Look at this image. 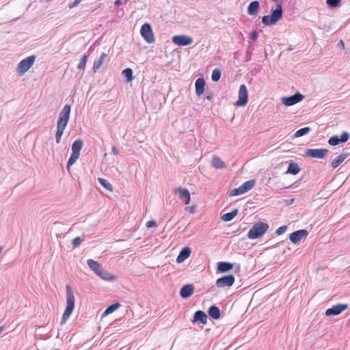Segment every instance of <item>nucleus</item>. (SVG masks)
<instances>
[{
  "instance_id": "nucleus-1",
  "label": "nucleus",
  "mask_w": 350,
  "mask_h": 350,
  "mask_svg": "<svg viewBox=\"0 0 350 350\" xmlns=\"http://www.w3.org/2000/svg\"><path fill=\"white\" fill-rule=\"evenodd\" d=\"M70 110V105H66L59 113L57 124V131L55 133V139L57 144H59L60 142L64 129H66L68 123Z\"/></svg>"
},
{
  "instance_id": "nucleus-2",
  "label": "nucleus",
  "mask_w": 350,
  "mask_h": 350,
  "mask_svg": "<svg viewBox=\"0 0 350 350\" xmlns=\"http://www.w3.org/2000/svg\"><path fill=\"white\" fill-rule=\"evenodd\" d=\"M66 308L61 319V325L66 323L75 308V295L70 285H66Z\"/></svg>"
},
{
  "instance_id": "nucleus-3",
  "label": "nucleus",
  "mask_w": 350,
  "mask_h": 350,
  "mask_svg": "<svg viewBox=\"0 0 350 350\" xmlns=\"http://www.w3.org/2000/svg\"><path fill=\"white\" fill-rule=\"evenodd\" d=\"M87 263L90 268L101 278L109 281H113L116 280V276L110 275L107 271L103 270L100 265L94 260L88 259L87 260Z\"/></svg>"
},
{
  "instance_id": "nucleus-4",
  "label": "nucleus",
  "mask_w": 350,
  "mask_h": 350,
  "mask_svg": "<svg viewBox=\"0 0 350 350\" xmlns=\"http://www.w3.org/2000/svg\"><path fill=\"white\" fill-rule=\"evenodd\" d=\"M282 18V8L280 4H278L271 15L264 16L262 18V22L265 25L271 26L275 24Z\"/></svg>"
},
{
  "instance_id": "nucleus-5",
  "label": "nucleus",
  "mask_w": 350,
  "mask_h": 350,
  "mask_svg": "<svg viewBox=\"0 0 350 350\" xmlns=\"http://www.w3.org/2000/svg\"><path fill=\"white\" fill-rule=\"evenodd\" d=\"M269 229V225L264 222L255 223L247 233L250 239H256L261 237Z\"/></svg>"
},
{
  "instance_id": "nucleus-6",
  "label": "nucleus",
  "mask_w": 350,
  "mask_h": 350,
  "mask_svg": "<svg viewBox=\"0 0 350 350\" xmlns=\"http://www.w3.org/2000/svg\"><path fill=\"white\" fill-rule=\"evenodd\" d=\"M36 57L31 55L21 61L17 68L19 75H24L33 66Z\"/></svg>"
},
{
  "instance_id": "nucleus-7",
  "label": "nucleus",
  "mask_w": 350,
  "mask_h": 350,
  "mask_svg": "<svg viewBox=\"0 0 350 350\" xmlns=\"http://www.w3.org/2000/svg\"><path fill=\"white\" fill-rule=\"evenodd\" d=\"M254 180H247L243 183L239 187L232 189L230 192V196H235L243 194L250 191V189H252L254 187Z\"/></svg>"
},
{
  "instance_id": "nucleus-8",
  "label": "nucleus",
  "mask_w": 350,
  "mask_h": 350,
  "mask_svg": "<svg viewBox=\"0 0 350 350\" xmlns=\"http://www.w3.org/2000/svg\"><path fill=\"white\" fill-rule=\"evenodd\" d=\"M248 102V92L245 85L242 84L239 90V99L234 103L236 107L245 105Z\"/></svg>"
},
{
  "instance_id": "nucleus-9",
  "label": "nucleus",
  "mask_w": 350,
  "mask_h": 350,
  "mask_svg": "<svg viewBox=\"0 0 350 350\" xmlns=\"http://www.w3.org/2000/svg\"><path fill=\"white\" fill-rule=\"evenodd\" d=\"M140 33L143 38L148 43L151 44L154 42V36L150 24H144L141 27Z\"/></svg>"
},
{
  "instance_id": "nucleus-10",
  "label": "nucleus",
  "mask_w": 350,
  "mask_h": 350,
  "mask_svg": "<svg viewBox=\"0 0 350 350\" xmlns=\"http://www.w3.org/2000/svg\"><path fill=\"white\" fill-rule=\"evenodd\" d=\"M349 305L347 304H338L334 305L332 308L326 310L325 315L327 317L338 315L347 309Z\"/></svg>"
},
{
  "instance_id": "nucleus-11",
  "label": "nucleus",
  "mask_w": 350,
  "mask_h": 350,
  "mask_svg": "<svg viewBox=\"0 0 350 350\" xmlns=\"http://www.w3.org/2000/svg\"><path fill=\"white\" fill-rule=\"evenodd\" d=\"M172 42L178 46H187L193 43V38L186 35H177L172 37Z\"/></svg>"
},
{
  "instance_id": "nucleus-12",
  "label": "nucleus",
  "mask_w": 350,
  "mask_h": 350,
  "mask_svg": "<svg viewBox=\"0 0 350 350\" xmlns=\"http://www.w3.org/2000/svg\"><path fill=\"white\" fill-rule=\"evenodd\" d=\"M235 278L232 275H225L220 278H218L216 281V285L219 288H223L226 286H231L234 283Z\"/></svg>"
},
{
  "instance_id": "nucleus-13",
  "label": "nucleus",
  "mask_w": 350,
  "mask_h": 350,
  "mask_svg": "<svg viewBox=\"0 0 350 350\" xmlns=\"http://www.w3.org/2000/svg\"><path fill=\"white\" fill-rule=\"evenodd\" d=\"M327 153L328 150L325 148L308 149L306 152V155L312 158L323 159L327 156Z\"/></svg>"
},
{
  "instance_id": "nucleus-14",
  "label": "nucleus",
  "mask_w": 350,
  "mask_h": 350,
  "mask_svg": "<svg viewBox=\"0 0 350 350\" xmlns=\"http://www.w3.org/2000/svg\"><path fill=\"white\" fill-rule=\"evenodd\" d=\"M304 96L300 93H297L291 96L283 97L282 98V103L286 106H292L301 101Z\"/></svg>"
},
{
  "instance_id": "nucleus-15",
  "label": "nucleus",
  "mask_w": 350,
  "mask_h": 350,
  "mask_svg": "<svg viewBox=\"0 0 350 350\" xmlns=\"http://www.w3.org/2000/svg\"><path fill=\"white\" fill-rule=\"evenodd\" d=\"M308 235V232L306 230H299L291 233L289 239L293 243H297L301 239L306 238Z\"/></svg>"
},
{
  "instance_id": "nucleus-16",
  "label": "nucleus",
  "mask_w": 350,
  "mask_h": 350,
  "mask_svg": "<svg viewBox=\"0 0 350 350\" xmlns=\"http://www.w3.org/2000/svg\"><path fill=\"white\" fill-rule=\"evenodd\" d=\"M349 134L347 132H344L342 133L340 137H338L337 135L331 137L329 139L328 143L331 146H336L340 143L346 142L349 139Z\"/></svg>"
},
{
  "instance_id": "nucleus-17",
  "label": "nucleus",
  "mask_w": 350,
  "mask_h": 350,
  "mask_svg": "<svg viewBox=\"0 0 350 350\" xmlns=\"http://www.w3.org/2000/svg\"><path fill=\"white\" fill-rule=\"evenodd\" d=\"M175 193H178L179 197L183 200L185 204H189L191 200V196L187 189L177 188L174 190Z\"/></svg>"
},
{
  "instance_id": "nucleus-18",
  "label": "nucleus",
  "mask_w": 350,
  "mask_h": 350,
  "mask_svg": "<svg viewBox=\"0 0 350 350\" xmlns=\"http://www.w3.org/2000/svg\"><path fill=\"white\" fill-rule=\"evenodd\" d=\"M194 291L193 284H187L183 286L180 291V295L183 298H188L192 295Z\"/></svg>"
},
{
  "instance_id": "nucleus-19",
  "label": "nucleus",
  "mask_w": 350,
  "mask_h": 350,
  "mask_svg": "<svg viewBox=\"0 0 350 350\" xmlns=\"http://www.w3.org/2000/svg\"><path fill=\"white\" fill-rule=\"evenodd\" d=\"M191 254V250L188 247H184L179 253L176 258V262L178 263L183 262L185 260L189 258Z\"/></svg>"
},
{
  "instance_id": "nucleus-20",
  "label": "nucleus",
  "mask_w": 350,
  "mask_h": 350,
  "mask_svg": "<svg viewBox=\"0 0 350 350\" xmlns=\"http://www.w3.org/2000/svg\"><path fill=\"white\" fill-rule=\"evenodd\" d=\"M195 85L196 94L198 96L202 95L204 92L205 81L204 79H198L196 81Z\"/></svg>"
},
{
  "instance_id": "nucleus-21",
  "label": "nucleus",
  "mask_w": 350,
  "mask_h": 350,
  "mask_svg": "<svg viewBox=\"0 0 350 350\" xmlns=\"http://www.w3.org/2000/svg\"><path fill=\"white\" fill-rule=\"evenodd\" d=\"M107 56V55L105 53H102L99 58L94 61L92 67V70L94 72H96L102 66Z\"/></svg>"
},
{
  "instance_id": "nucleus-22",
  "label": "nucleus",
  "mask_w": 350,
  "mask_h": 350,
  "mask_svg": "<svg viewBox=\"0 0 350 350\" xmlns=\"http://www.w3.org/2000/svg\"><path fill=\"white\" fill-rule=\"evenodd\" d=\"M193 321H200L202 324H206L207 321V316L206 313L202 310H198L194 314Z\"/></svg>"
},
{
  "instance_id": "nucleus-23",
  "label": "nucleus",
  "mask_w": 350,
  "mask_h": 350,
  "mask_svg": "<svg viewBox=\"0 0 350 350\" xmlns=\"http://www.w3.org/2000/svg\"><path fill=\"white\" fill-rule=\"evenodd\" d=\"M211 164L216 169H224L226 167L225 162L220 157L215 155L213 157Z\"/></svg>"
},
{
  "instance_id": "nucleus-24",
  "label": "nucleus",
  "mask_w": 350,
  "mask_h": 350,
  "mask_svg": "<svg viewBox=\"0 0 350 350\" xmlns=\"http://www.w3.org/2000/svg\"><path fill=\"white\" fill-rule=\"evenodd\" d=\"M208 315L213 319L217 320L220 318V310L217 306H211L208 310Z\"/></svg>"
},
{
  "instance_id": "nucleus-25",
  "label": "nucleus",
  "mask_w": 350,
  "mask_h": 350,
  "mask_svg": "<svg viewBox=\"0 0 350 350\" xmlns=\"http://www.w3.org/2000/svg\"><path fill=\"white\" fill-rule=\"evenodd\" d=\"M260 4L258 1L251 2L247 8V12L250 15H256L259 10Z\"/></svg>"
},
{
  "instance_id": "nucleus-26",
  "label": "nucleus",
  "mask_w": 350,
  "mask_h": 350,
  "mask_svg": "<svg viewBox=\"0 0 350 350\" xmlns=\"http://www.w3.org/2000/svg\"><path fill=\"white\" fill-rule=\"evenodd\" d=\"M233 268V265L228 262H219L217 264L218 271L220 272H226L231 270Z\"/></svg>"
},
{
  "instance_id": "nucleus-27",
  "label": "nucleus",
  "mask_w": 350,
  "mask_h": 350,
  "mask_svg": "<svg viewBox=\"0 0 350 350\" xmlns=\"http://www.w3.org/2000/svg\"><path fill=\"white\" fill-rule=\"evenodd\" d=\"M83 147V141L81 139L75 140L72 144V153L80 155V151Z\"/></svg>"
},
{
  "instance_id": "nucleus-28",
  "label": "nucleus",
  "mask_w": 350,
  "mask_h": 350,
  "mask_svg": "<svg viewBox=\"0 0 350 350\" xmlns=\"http://www.w3.org/2000/svg\"><path fill=\"white\" fill-rule=\"evenodd\" d=\"M346 158H347V154H342L337 156L332 161V163H331L332 167L334 169L336 168L345 161V159Z\"/></svg>"
},
{
  "instance_id": "nucleus-29",
  "label": "nucleus",
  "mask_w": 350,
  "mask_h": 350,
  "mask_svg": "<svg viewBox=\"0 0 350 350\" xmlns=\"http://www.w3.org/2000/svg\"><path fill=\"white\" fill-rule=\"evenodd\" d=\"M299 171L300 167H299L298 164L292 161L289 163L286 173L295 175L297 174Z\"/></svg>"
},
{
  "instance_id": "nucleus-30",
  "label": "nucleus",
  "mask_w": 350,
  "mask_h": 350,
  "mask_svg": "<svg viewBox=\"0 0 350 350\" xmlns=\"http://www.w3.org/2000/svg\"><path fill=\"white\" fill-rule=\"evenodd\" d=\"M238 214V209H234L230 213L224 214L221 216V219L224 221H230L232 220Z\"/></svg>"
},
{
  "instance_id": "nucleus-31",
  "label": "nucleus",
  "mask_w": 350,
  "mask_h": 350,
  "mask_svg": "<svg viewBox=\"0 0 350 350\" xmlns=\"http://www.w3.org/2000/svg\"><path fill=\"white\" fill-rule=\"evenodd\" d=\"M120 307V304L119 302H116L109 306L103 312V316H107L116 310H118Z\"/></svg>"
},
{
  "instance_id": "nucleus-32",
  "label": "nucleus",
  "mask_w": 350,
  "mask_h": 350,
  "mask_svg": "<svg viewBox=\"0 0 350 350\" xmlns=\"http://www.w3.org/2000/svg\"><path fill=\"white\" fill-rule=\"evenodd\" d=\"M98 182L100 183V185L105 187L107 190L109 191H113V187L111 184L108 182L107 180L103 178H98Z\"/></svg>"
},
{
  "instance_id": "nucleus-33",
  "label": "nucleus",
  "mask_w": 350,
  "mask_h": 350,
  "mask_svg": "<svg viewBox=\"0 0 350 350\" xmlns=\"http://www.w3.org/2000/svg\"><path fill=\"white\" fill-rule=\"evenodd\" d=\"M122 75L126 79L127 82L133 80V70L131 68H126L122 72Z\"/></svg>"
},
{
  "instance_id": "nucleus-34",
  "label": "nucleus",
  "mask_w": 350,
  "mask_h": 350,
  "mask_svg": "<svg viewBox=\"0 0 350 350\" xmlns=\"http://www.w3.org/2000/svg\"><path fill=\"white\" fill-rule=\"evenodd\" d=\"M79 154L72 153V154H71L70 157L69 158L68 161L67 163V166H66L67 170H69L70 167L71 165H72L76 162V161L79 159Z\"/></svg>"
},
{
  "instance_id": "nucleus-35",
  "label": "nucleus",
  "mask_w": 350,
  "mask_h": 350,
  "mask_svg": "<svg viewBox=\"0 0 350 350\" xmlns=\"http://www.w3.org/2000/svg\"><path fill=\"white\" fill-rule=\"evenodd\" d=\"M310 131V129L309 127H304V128H302V129H299L295 133V137H301L304 135H306L307 133H309V131Z\"/></svg>"
},
{
  "instance_id": "nucleus-36",
  "label": "nucleus",
  "mask_w": 350,
  "mask_h": 350,
  "mask_svg": "<svg viewBox=\"0 0 350 350\" xmlns=\"http://www.w3.org/2000/svg\"><path fill=\"white\" fill-rule=\"evenodd\" d=\"M88 56L86 55H83L79 64H78L77 68L80 70H83L85 68L87 63Z\"/></svg>"
},
{
  "instance_id": "nucleus-37",
  "label": "nucleus",
  "mask_w": 350,
  "mask_h": 350,
  "mask_svg": "<svg viewBox=\"0 0 350 350\" xmlns=\"http://www.w3.org/2000/svg\"><path fill=\"white\" fill-rule=\"evenodd\" d=\"M221 77V72L218 69H215L211 75L212 80L213 81H218Z\"/></svg>"
},
{
  "instance_id": "nucleus-38",
  "label": "nucleus",
  "mask_w": 350,
  "mask_h": 350,
  "mask_svg": "<svg viewBox=\"0 0 350 350\" xmlns=\"http://www.w3.org/2000/svg\"><path fill=\"white\" fill-rule=\"evenodd\" d=\"M326 3L332 7H338L340 3V0H327Z\"/></svg>"
},
{
  "instance_id": "nucleus-39",
  "label": "nucleus",
  "mask_w": 350,
  "mask_h": 350,
  "mask_svg": "<svg viewBox=\"0 0 350 350\" xmlns=\"http://www.w3.org/2000/svg\"><path fill=\"white\" fill-rule=\"evenodd\" d=\"M81 242V239L79 237L75 238L72 240V246L74 248L77 247Z\"/></svg>"
},
{
  "instance_id": "nucleus-40",
  "label": "nucleus",
  "mask_w": 350,
  "mask_h": 350,
  "mask_svg": "<svg viewBox=\"0 0 350 350\" xmlns=\"http://www.w3.org/2000/svg\"><path fill=\"white\" fill-rule=\"evenodd\" d=\"M286 229H287V227L286 226H280V228H278L277 229L276 233L279 235L282 234L286 232Z\"/></svg>"
},
{
  "instance_id": "nucleus-41",
  "label": "nucleus",
  "mask_w": 350,
  "mask_h": 350,
  "mask_svg": "<svg viewBox=\"0 0 350 350\" xmlns=\"http://www.w3.org/2000/svg\"><path fill=\"white\" fill-rule=\"evenodd\" d=\"M146 226L148 228H152V227H156L157 226V223L154 220H150V221H148L146 223Z\"/></svg>"
},
{
  "instance_id": "nucleus-42",
  "label": "nucleus",
  "mask_w": 350,
  "mask_h": 350,
  "mask_svg": "<svg viewBox=\"0 0 350 350\" xmlns=\"http://www.w3.org/2000/svg\"><path fill=\"white\" fill-rule=\"evenodd\" d=\"M81 1V0H75V1L73 3H72L69 5V8H72L77 6Z\"/></svg>"
},
{
  "instance_id": "nucleus-43",
  "label": "nucleus",
  "mask_w": 350,
  "mask_h": 350,
  "mask_svg": "<svg viewBox=\"0 0 350 350\" xmlns=\"http://www.w3.org/2000/svg\"><path fill=\"white\" fill-rule=\"evenodd\" d=\"M111 151H112V153L114 155H118L119 154V151H118V148L116 146H113L112 147Z\"/></svg>"
},
{
  "instance_id": "nucleus-44",
  "label": "nucleus",
  "mask_w": 350,
  "mask_h": 350,
  "mask_svg": "<svg viewBox=\"0 0 350 350\" xmlns=\"http://www.w3.org/2000/svg\"><path fill=\"white\" fill-rule=\"evenodd\" d=\"M186 209L188 210L191 213H193L196 210V206H191L189 207H187Z\"/></svg>"
},
{
  "instance_id": "nucleus-45",
  "label": "nucleus",
  "mask_w": 350,
  "mask_h": 350,
  "mask_svg": "<svg viewBox=\"0 0 350 350\" xmlns=\"http://www.w3.org/2000/svg\"><path fill=\"white\" fill-rule=\"evenodd\" d=\"M257 38V33L256 31L252 33V40H255Z\"/></svg>"
},
{
  "instance_id": "nucleus-46",
  "label": "nucleus",
  "mask_w": 350,
  "mask_h": 350,
  "mask_svg": "<svg viewBox=\"0 0 350 350\" xmlns=\"http://www.w3.org/2000/svg\"><path fill=\"white\" fill-rule=\"evenodd\" d=\"M121 3H122L121 0H116V1L114 2L115 5H116V6L120 5Z\"/></svg>"
},
{
  "instance_id": "nucleus-47",
  "label": "nucleus",
  "mask_w": 350,
  "mask_h": 350,
  "mask_svg": "<svg viewBox=\"0 0 350 350\" xmlns=\"http://www.w3.org/2000/svg\"><path fill=\"white\" fill-rule=\"evenodd\" d=\"M4 329V326H0V334H1V332L3 331Z\"/></svg>"
},
{
  "instance_id": "nucleus-48",
  "label": "nucleus",
  "mask_w": 350,
  "mask_h": 350,
  "mask_svg": "<svg viewBox=\"0 0 350 350\" xmlns=\"http://www.w3.org/2000/svg\"><path fill=\"white\" fill-rule=\"evenodd\" d=\"M212 98V96H206V99L207 100H211Z\"/></svg>"
},
{
  "instance_id": "nucleus-49",
  "label": "nucleus",
  "mask_w": 350,
  "mask_h": 350,
  "mask_svg": "<svg viewBox=\"0 0 350 350\" xmlns=\"http://www.w3.org/2000/svg\"><path fill=\"white\" fill-rule=\"evenodd\" d=\"M2 250H3V247L0 246V254L2 252Z\"/></svg>"
},
{
  "instance_id": "nucleus-50",
  "label": "nucleus",
  "mask_w": 350,
  "mask_h": 350,
  "mask_svg": "<svg viewBox=\"0 0 350 350\" xmlns=\"http://www.w3.org/2000/svg\"><path fill=\"white\" fill-rule=\"evenodd\" d=\"M340 42H341V46H342L344 47L345 45H344L343 42L342 40Z\"/></svg>"
},
{
  "instance_id": "nucleus-51",
  "label": "nucleus",
  "mask_w": 350,
  "mask_h": 350,
  "mask_svg": "<svg viewBox=\"0 0 350 350\" xmlns=\"http://www.w3.org/2000/svg\"><path fill=\"white\" fill-rule=\"evenodd\" d=\"M273 1H277L278 0H273Z\"/></svg>"
}]
</instances>
